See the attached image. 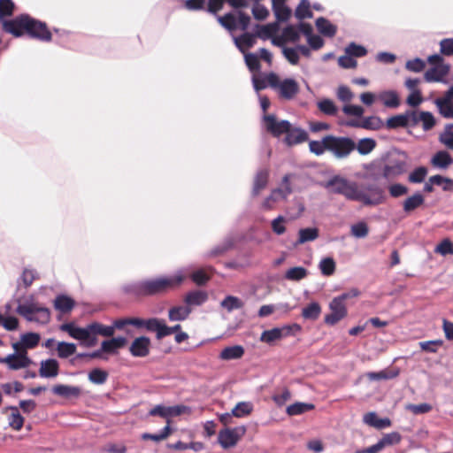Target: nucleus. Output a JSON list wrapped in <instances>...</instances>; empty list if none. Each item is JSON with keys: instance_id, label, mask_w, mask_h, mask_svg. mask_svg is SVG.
<instances>
[{"instance_id": "f3484780", "label": "nucleus", "mask_w": 453, "mask_h": 453, "mask_svg": "<svg viewBox=\"0 0 453 453\" xmlns=\"http://www.w3.org/2000/svg\"><path fill=\"white\" fill-rule=\"evenodd\" d=\"M411 111L412 110H408L403 114H398L390 117L387 120V127L388 129H396L400 127H412L411 122Z\"/></svg>"}, {"instance_id": "ddd939ff", "label": "nucleus", "mask_w": 453, "mask_h": 453, "mask_svg": "<svg viewBox=\"0 0 453 453\" xmlns=\"http://www.w3.org/2000/svg\"><path fill=\"white\" fill-rule=\"evenodd\" d=\"M331 312L326 315L325 323L330 326L337 324L347 315V309L344 303H340L337 299H333L329 303Z\"/></svg>"}, {"instance_id": "13d9d810", "label": "nucleus", "mask_w": 453, "mask_h": 453, "mask_svg": "<svg viewBox=\"0 0 453 453\" xmlns=\"http://www.w3.org/2000/svg\"><path fill=\"white\" fill-rule=\"evenodd\" d=\"M429 180L436 186H441L444 191H449L453 188V180L441 175L431 176Z\"/></svg>"}, {"instance_id": "f704fd0d", "label": "nucleus", "mask_w": 453, "mask_h": 453, "mask_svg": "<svg viewBox=\"0 0 453 453\" xmlns=\"http://www.w3.org/2000/svg\"><path fill=\"white\" fill-rule=\"evenodd\" d=\"M257 27V35L261 39H268L272 37L279 28L278 23H269L267 25H256Z\"/></svg>"}, {"instance_id": "052dcab7", "label": "nucleus", "mask_w": 453, "mask_h": 453, "mask_svg": "<svg viewBox=\"0 0 453 453\" xmlns=\"http://www.w3.org/2000/svg\"><path fill=\"white\" fill-rule=\"evenodd\" d=\"M218 21L219 22V24L222 27H224L227 30L232 31L236 28V18L231 12H228L226 14H225L224 16H219Z\"/></svg>"}, {"instance_id": "f8f14e48", "label": "nucleus", "mask_w": 453, "mask_h": 453, "mask_svg": "<svg viewBox=\"0 0 453 453\" xmlns=\"http://www.w3.org/2000/svg\"><path fill=\"white\" fill-rule=\"evenodd\" d=\"M264 121L268 132L274 136H280L289 131L291 124L288 120L278 121L273 114L265 115Z\"/></svg>"}, {"instance_id": "a18cd8bd", "label": "nucleus", "mask_w": 453, "mask_h": 453, "mask_svg": "<svg viewBox=\"0 0 453 453\" xmlns=\"http://www.w3.org/2000/svg\"><path fill=\"white\" fill-rule=\"evenodd\" d=\"M312 12L310 10V2L308 0H301L298 6L295 11V16L296 19L302 20L303 19L312 18Z\"/></svg>"}, {"instance_id": "39448f33", "label": "nucleus", "mask_w": 453, "mask_h": 453, "mask_svg": "<svg viewBox=\"0 0 453 453\" xmlns=\"http://www.w3.org/2000/svg\"><path fill=\"white\" fill-rule=\"evenodd\" d=\"M268 85L275 89L279 96L285 100L293 99L299 92V84L292 78H287L282 81L274 73H270L267 75Z\"/></svg>"}, {"instance_id": "4be33fe9", "label": "nucleus", "mask_w": 453, "mask_h": 453, "mask_svg": "<svg viewBox=\"0 0 453 453\" xmlns=\"http://www.w3.org/2000/svg\"><path fill=\"white\" fill-rule=\"evenodd\" d=\"M269 179V171L267 169H261L257 172L254 182H253V188H252V196H257L259 195L261 190L266 188Z\"/></svg>"}, {"instance_id": "9b49d317", "label": "nucleus", "mask_w": 453, "mask_h": 453, "mask_svg": "<svg viewBox=\"0 0 453 453\" xmlns=\"http://www.w3.org/2000/svg\"><path fill=\"white\" fill-rule=\"evenodd\" d=\"M384 179L391 180L406 172V162L400 159H390L383 162Z\"/></svg>"}, {"instance_id": "3c124183", "label": "nucleus", "mask_w": 453, "mask_h": 453, "mask_svg": "<svg viewBox=\"0 0 453 453\" xmlns=\"http://www.w3.org/2000/svg\"><path fill=\"white\" fill-rule=\"evenodd\" d=\"M398 375L397 371L382 370L380 372H372L367 374V377L372 380H381L394 379Z\"/></svg>"}, {"instance_id": "4d7b16f0", "label": "nucleus", "mask_w": 453, "mask_h": 453, "mask_svg": "<svg viewBox=\"0 0 453 453\" xmlns=\"http://www.w3.org/2000/svg\"><path fill=\"white\" fill-rule=\"evenodd\" d=\"M318 108L320 111L329 116H334L337 113V107L331 99H323L318 102Z\"/></svg>"}, {"instance_id": "bf43d9fd", "label": "nucleus", "mask_w": 453, "mask_h": 453, "mask_svg": "<svg viewBox=\"0 0 453 453\" xmlns=\"http://www.w3.org/2000/svg\"><path fill=\"white\" fill-rule=\"evenodd\" d=\"M273 10L278 21L284 22L288 20L291 15V10L285 4L273 5Z\"/></svg>"}, {"instance_id": "09e8293b", "label": "nucleus", "mask_w": 453, "mask_h": 453, "mask_svg": "<svg viewBox=\"0 0 453 453\" xmlns=\"http://www.w3.org/2000/svg\"><path fill=\"white\" fill-rule=\"evenodd\" d=\"M375 146L376 142L372 138H363L356 144V149L359 154L367 155L373 150Z\"/></svg>"}, {"instance_id": "c85d7f7f", "label": "nucleus", "mask_w": 453, "mask_h": 453, "mask_svg": "<svg viewBox=\"0 0 453 453\" xmlns=\"http://www.w3.org/2000/svg\"><path fill=\"white\" fill-rule=\"evenodd\" d=\"M165 320L158 318L146 319L145 330L150 333H156L157 340L163 339Z\"/></svg>"}, {"instance_id": "412c9836", "label": "nucleus", "mask_w": 453, "mask_h": 453, "mask_svg": "<svg viewBox=\"0 0 453 453\" xmlns=\"http://www.w3.org/2000/svg\"><path fill=\"white\" fill-rule=\"evenodd\" d=\"M431 164L435 168L447 169L453 164V157L448 151L439 150L432 157Z\"/></svg>"}, {"instance_id": "69168bd1", "label": "nucleus", "mask_w": 453, "mask_h": 453, "mask_svg": "<svg viewBox=\"0 0 453 453\" xmlns=\"http://www.w3.org/2000/svg\"><path fill=\"white\" fill-rule=\"evenodd\" d=\"M442 340L420 342L419 347L423 351L429 353H435L439 347L442 346Z\"/></svg>"}, {"instance_id": "37998d69", "label": "nucleus", "mask_w": 453, "mask_h": 453, "mask_svg": "<svg viewBox=\"0 0 453 453\" xmlns=\"http://www.w3.org/2000/svg\"><path fill=\"white\" fill-rule=\"evenodd\" d=\"M308 274L307 269L302 266H296L288 269L285 273V279L292 281H299Z\"/></svg>"}, {"instance_id": "aec40b11", "label": "nucleus", "mask_w": 453, "mask_h": 453, "mask_svg": "<svg viewBox=\"0 0 453 453\" xmlns=\"http://www.w3.org/2000/svg\"><path fill=\"white\" fill-rule=\"evenodd\" d=\"M52 392L65 398H78L81 394V389L77 386L58 384L52 388Z\"/></svg>"}, {"instance_id": "58836bf2", "label": "nucleus", "mask_w": 453, "mask_h": 453, "mask_svg": "<svg viewBox=\"0 0 453 453\" xmlns=\"http://www.w3.org/2000/svg\"><path fill=\"white\" fill-rule=\"evenodd\" d=\"M10 410L12 411V413L8 418L9 426L12 429L19 431L24 425V418L20 415L18 407L11 406Z\"/></svg>"}, {"instance_id": "c9c22d12", "label": "nucleus", "mask_w": 453, "mask_h": 453, "mask_svg": "<svg viewBox=\"0 0 453 453\" xmlns=\"http://www.w3.org/2000/svg\"><path fill=\"white\" fill-rule=\"evenodd\" d=\"M314 408H315V406L312 403L296 402V403L288 406L286 412L289 416H296V415H301L309 411H311Z\"/></svg>"}, {"instance_id": "f257e3e1", "label": "nucleus", "mask_w": 453, "mask_h": 453, "mask_svg": "<svg viewBox=\"0 0 453 453\" xmlns=\"http://www.w3.org/2000/svg\"><path fill=\"white\" fill-rule=\"evenodd\" d=\"M320 185L333 195L342 196L349 201L361 202L365 206H376L386 201L381 187L369 184L362 189L357 182L341 174L331 176Z\"/></svg>"}, {"instance_id": "338daca9", "label": "nucleus", "mask_w": 453, "mask_h": 453, "mask_svg": "<svg viewBox=\"0 0 453 453\" xmlns=\"http://www.w3.org/2000/svg\"><path fill=\"white\" fill-rule=\"evenodd\" d=\"M408 191V188L401 183H395L388 186L389 195L394 198L403 196L406 195Z\"/></svg>"}, {"instance_id": "5701e85b", "label": "nucleus", "mask_w": 453, "mask_h": 453, "mask_svg": "<svg viewBox=\"0 0 453 453\" xmlns=\"http://www.w3.org/2000/svg\"><path fill=\"white\" fill-rule=\"evenodd\" d=\"M449 71V65H438L436 66H433L425 73V80L428 82L440 81L448 74Z\"/></svg>"}, {"instance_id": "864d4df0", "label": "nucleus", "mask_w": 453, "mask_h": 453, "mask_svg": "<svg viewBox=\"0 0 453 453\" xmlns=\"http://www.w3.org/2000/svg\"><path fill=\"white\" fill-rule=\"evenodd\" d=\"M335 262L332 257H325L319 263L321 273L325 276H331L335 272Z\"/></svg>"}, {"instance_id": "774afa93", "label": "nucleus", "mask_w": 453, "mask_h": 453, "mask_svg": "<svg viewBox=\"0 0 453 453\" xmlns=\"http://www.w3.org/2000/svg\"><path fill=\"white\" fill-rule=\"evenodd\" d=\"M345 51L348 55L357 58L364 57L367 53V50L365 47L357 45L355 42L349 43Z\"/></svg>"}, {"instance_id": "423d86ee", "label": "nucleus", "mask_w": 453, "mask_h": 453, "mask_svg": "<svg viewBox=\"0 0 453 453\" xmlns=\"http://www.w3.org/2000/svg\"><path fill=\"white\" fill-rule=\"evenodd\" d=\"M16 311L28 321L47 324L50 319V310L34 303L19 304Z\"/></svg>"}, {"instance_id": "6ab92c4d", "label": "nucleus", "mask_w": 453, "mask_h": 453, "mask_svg": "<svg viewBox=\"0 0 453 453\" xmlns=\"http://www.w3.org/2000/svg\"><path fill=\"white\" fill-rule=\"evenodd\" d=\"M365 169L366 170L364 175L365 179L378 181L381 178H384L383 161H373L366 165Z\"/></svg>"}, {"instance_id": "72a5a7b5", "label": "nucleus", "mask_w": 453, "mask_h": 453, "mask_svg": "<svg viewBox=\"0 0 453 453\" xmlns=\"http://www.w3.org/2000/svg\"><path fill=\"white\" fill-rule=\"evenodd\" d=\"M244 354V349L241 345L226 347L222 349L219 357L222 360H232L241 358Z\"/></svg>"}, {"instance_id": "0eeeda50", "label": "nucleus", "mask_w": 453, "mask_h": 453, "mask_svg": "<svg viewBox=\"0 0 453 453\" xmlns=\"http://www.w3.org/2000/svg\"><path fill=\"white\" fill-rule=\"evenodd\" d=\"M328 151L336 158L348 157L356 150V142L349 137L328 135Z\"/></svg>"}, {"instance_id": "a19ab883", "label": "nucleus", "mask_w": 453, "mask_h": 453, "mask_svg": "<svg viewBox=\"0 0 453 453\" xmlns=\"http://www.w3.org/2000/svg\"><path fill=\"white\" fill-rule=\"evenodd\" d=\"M320 312H321V307L319 304V303L312 302L303 309L302 316L305 319L315 320L319 317Z\"/></svg>"}, {"instance_id": "79ce46f5", "label": "nucleus", "mask_w": 453, "mask_h": 453, "mask_svg": "<svg viewBox=\"0 0 453 453\" xmlns=\"http://www.w3.org/2000/svg\"><path fill=\"white\" fill-rule=\"evenodd\" d=\"M243 304V302L239 297L234 296H227L220 303L221 307L228 312L242 308Z\"/></svg>"}, {"instance_id": "2f4dec72", "label": "nucleus", "mask_w": 453, "mask_h": 453, "mask_svg": "<svg viewBox=\"0 0 453 453\" xmlns=\"http://www.w3.org/2000/svg\"><path fill=\"white\" fill-rule=\"evenodd\" d=\"M425 202V197L419 192H416L412 196L406 198L403 203V209L404 212L410 213L418 207H420Z\"/></svg>"}, {"instance_id": "f03ea898", "label": "nucleus", "mask_w": 453, "mask_h": 453, "mask_svg": "<svg viewBox=\"0 0 453 453\" xmlns=\"http://www.w3.org/2000/svg\"><path fill=\"white\" fill-rule=\"evenodd\" d=\"M14 4L12 0H0V23L4 30L16 37L26 32L30 37L42 42L51 41L52 35L46 23L31 18L27 14H21L13 19H4L13 12Z\"/></svg>"}, {"instance_id": "2eb2a0df", "label": "nucleus", "mask_w": 453, "mask_h": 453, "mask_svg": "<svg viewBox=\"0 0 453 453\" xmlns=\"http://www.w3.org/2000/svg\"><path fill=\"white\" fill-rule=\"evenodd\" d=\"M411 122L412 127L421 123L424 131L431 130L436 124V120L430 111H421L417 110H412L411 111Z\"/></svg>"}, {"instance_id": "cd10ccee", "label": "nucleus", "mask_w": 453, "mask_h": 453, "mask_svg": "<svg viewBox=\"0 0 453 453\" xmlns=\"http://www.w3.org/2000/svg\"><path fill=\"white\" fill-rule=\"evenodd\" d=\"M75 302L73 298L65 295H58L54 300V307L61 313H69L74 307Z\"/></svg>"}, {"instance_id": "9d476101", "label": "nucleus", "mask_w": 453, "mask_h": 453, "mask_svg": "<svg viewBox=\"0 0 453 453\" xmlns=\"http://www.w3.org/2000/svg\"><path fill=\"white\" fill-rule=\"evenodd\" d=\"M0 363L7 365L11 370H19L29 366L32 363L27 357V351L23 350L19 353H12L4 357H0Z\"/></svg>"}, {"instance_id": "c03bdc74", "label": "nucleus", "mask_w": 453, "mask_h": 453, "mask_svg": "<svg viewBox=\"0 0 453 453\" xmlns=\"http://www.w3.org/2000/svg\"><path fill=\"white\" fill-rule=\"evenodd\" d=\"M328 135H326L321 141H311L309 142L311 152L317 156L322 155L326 150H328Z\"/></svg>"}, {"instance_id": "8fccbe9b", "label": "nucleus", "mask_w": 453, "mask_h": 453, "mask_svg": "<svg viewBox=\"0 0 453 453\" xmlns=\"http://www.w3.org/2000/svg\"><path fill=\"white\" fill-rule=\"evenodd\" d=\"M453 124H447L444 131L440 134L439 141L448 149L453 150Z\"/></svg>"}, {"instance_id": "e433bc0d", "label": "nucleus", "mask_w": 453, "mask_h": 453, "mask_svg": "<svg viewBox=\"0 0 453 453\" xmlns=\"http://www.w3.org/2000/svg\"><path fill=\"white\" fill-rule=\"evenodd\" d=\"M76 349V344L72 342H59L57 345L58 357L62 359L75 354Z\"/></svg>"}, {"instance_id": "680f3d73", "label": "nucleus", "mask_w": 453, "mask_h": 453, "mask_svg": "<svg viewBox=\"0 0 453 453\" xmlns=\"http://www.w3.org/2000/svg\"><path fill=\"white\" fill-rule=\"evenodd\" d=\"M434 252L441 256L453 255V243L449 239H444L434 249Z\"/></svg>"}, {"instance_id": "7c9ffc66", "label": "nucleus", "mask_w": 453, "mask_h": 453, "mask_svg": "<svg viewBox=\"0 0 453 453\" xmlns=\"http://www.w3.org/2000/svg\"><path fill=\"white\" fill-rule=\"evenodd\" d=\"M192 310L188 305L173 306L168 311V319L170 321H183L187 319Z\"/></svg>"}, {"instance_id": "b1692460", "label": "nucleus", "mask_w": 453, "mask_h": 453, "mask_svg": "<svg viewBox=\"0 0 453 453\" xmlns=\"http://www.w3.org/2000/svg\"><path fill=\"white\" fill-rule=\"evenodd\" d=\"M380 100L388 108H397L400 105L398 94L395 90H384L377 95Z\"/></svg>"}, {"instance_id": "0e129e2a", "label": "nucleus", "mask_w": 453, "mask_h": 453, "mask_svg": "<svg viewBox=\"0 0 453 453\" xmlns=\"http://www.w3.org/2000/svg\"><path fill=\"white\" fill-rule=\"evenodd\" d=\"M245 63L250 72H257L260 70L261 65L258 58L254 53H246L244 56Z\"/></svg>"}, {"instance_id": "dca6fc26", "label": "nucleus", "mask_w": 453, "mask_h": 453, "mask_svg": "<svg viewBox=\"0 0 453 453\" xmlns=\"http://www.w3.org/2000/svg\"><path fill=\"white\" fill-rule=\"evenodd\" d=\"M150 351V339L147 336L135 338L130 347L129 352L134 357H145Z\"/></svg>"}, {"instance_id": "1a4fd4ad", "label": "nucleus", "mask_w": 453, "mask_h": 453, "mask_svg": "<svg viewBox=\"0 0 453 453\" xmlns=\"http://www.w3.org/2000/svg\"><path fill=\"white\" fill-rule=\"evenodd\" d=\"M246 431L245 426L222 429L219 432L218 441L223 449L232 448L244 436Z\"/></svg>"}, {"instance_id": "473e14b6", "label": "nucleus", "mask_w": 453, "mask_h": 453, "mask_svg": "<svg viewBox=\"0 0 453 453\" xmlns=\"http://www.w3.org/2000/svg\"><path fill=\"white\" fill-rule=\"evenodd\" d=\"M316 27L320 34L327 37H334L337 32L336 26L333 25L328 19L319 17L316 19Z\"/></svg>"}, {"instance_id": "20e7f679", "label": "nucleus", "mask_w": 453, "mask_h": 453, "mask_svg": "<svg viewBox=\"0 0 453 453\" xmlns=\"http://www.w3.org/2000/svg\"><path fill=\"white\" fill-rule=\"evenodd\" d=\"M59 329L66 332L72 338L80 341L81 345L91 348L97 343V335L111 337L114 334V327L104 326L99 322H92L85 327L76 326L73 323L60 325Z\"/></svg>"}, {"instance_id": "a878e982", "label": "nucleus", "mask_w": 453, "mask_h": 453, "mask_svg": "<svg viewBox=\"0 0 453 453\" xmlns=\"http://www.w3.org/2000/svg\"><path fill=\"white\" fill-rule=\"evenodd\" d=\"M257 37V33H244L238 37H234V40L236 47L240 50V51L245 53L248 49L254 46Z\"/></svg>"}, {"instance_id": "7ed1b4c3", "label": "nucleus", "mask_w": 453, "mask_h": 453, "mask_svg": "<svg viewBox=\"0 0 453 453\" xmlns=\"http://www.w3.org/2000/svg\"><path fill=\"white\" fill-rule=\"evenodd\" d=\"M182 280L183 276L180 274L160 277L126 284L122 287V290L125 294L134 297L156 296L179 286Z\"/></svg>"}, {"instance_id": "bb28decb", "label": "nucleus", "mask_w": 453, "mask_h": 453, "mask_svg": "<svg viewBox=\"0 0 453 453\" xmlns=\"http://www.w3.org/2000/svg\"><path fill=\"white\" fill-rule=\"evenodd\" d=\"M363 420L366 425L377 429H383L391 426V420L388 418H380L373 411L366 413Z\"/></svg>"}, {"instance_id": "393cba45", "label": "nucleus", "mask_w": 453, "mask_h": 453, "mask_svg": "<svg viewBox=\"0 0 453 453\" xmlns=\"http://www.w3.org/2000/svg\"><path fill=\"white\" fill-rule=\"evenodd\" d=\"M308 140V134L305 130L296 127L289 128L286 133L285 142L288 145H295Z\"/></svg>"}, {"instance_id": "e2e57ef3", "label": "nucleus", "mask_w": 453, "mask_h": 453, "mask_svg": "<svg viewBox=\"0 0 453 453\" xmlns=\"http://www.w3.org/2000/svg\"><path fill=\"white\" fill-rule=\"evenodd\" d=\"M427 174V169L425 166H419L411 172L408 180L411 183H421Z\"/></svg>"}, {"instance_id": "4c0bfd02", "label": "nucleus", "mask_w": 453, "mask_h": 453, "mask_svg": "<svg viewBox=\"0 0 453 453\" xmlns=\"http://www.w3.org/2000/svg\"><path fill=\"white\" fill-rule=\"evenodd\" d=\"M381 120L378 117H366L363 119L361 124H358L357 121L349 122V126L350 127H358L365 129L376 130L380 127Z\"/></svg>"}, {"instance_id": "ea45409f", "label": "nucleus", "mask_w": 453, "mask_h": 453, "mask_svg": "<svg viewBox=\"0 0 453 453\" xmlns=\"http://www.w3.org/2000/svg\"><path fill=\"white\" fill-rule=\"evenodd\" d=\"M319 237V230L315 227L302 228L299 230V238L296 242L297 244H303L307 242H311Z\"/></svg>"}, {"instance_id": "6e6d98bb", "label": "nucleus", "mask_w": 453, "mask_h": 453, "mask_svg": "<svg viewBox=\"0 0 453 453\" xmlns=\"http://www.w3.org/2000/svg\"><path fill=\"white\" fill-rule=\"evenodd\" d=\"M282 38L286 42H296L300 39L299 31L293 25H288L282 30Z\"/></svg>"}, {"instance_id": "c756f323", "label": "nucleus", "mask_w": 453, "mask_h": 453, "mask_svg": "<svg viewBox=\"0 0 453 453\" xmlns=\"http://www.w3.org/2000/svg\"><path fill=\"white\" fill-rule=\"evenodd\" d=\"M208 299V295L203 290H194L188 292L184 298L186 304L190 306H199L204 303Z\"/></svg>"}, {"instance_id": "a211bd4d", "label": "nucleus", "mask_w": 453, "mask_h": 453, "mask_svg": "<svg viewBox=\"0 0 453 453\" xmlns=\"http://www.w3.org/2000/svg\"><path fill=\"white\" fill-rule=\"evenodd\" d=\"M59 372V364L56 359L49 358L40 364L39 374L42 378H54Z\"/></svg>"}, {"instance_id": "de8ad7c7", "label": "nucleus", "mask_w": 453, "mask_h": 453, "mask_svg": "<svg viewBox=\"0 0 453 453\" xmlns=\"http://www.w3.org/2000/svg\"><path fill=\"white\" fill-rule=\"evenodd\" d=\"M253 404L250 402H240L232 410L233 414L236 418H243L251 413Z\"/></svg>"}, {"instance_id": "49530a36", "label": "nucleus", "mask_w": 453, "mask_h": 453, "mask_svg": "<svg viewBox=\"0 0 453 453\" xmlns=\"http://www.w3.org/2000/svg\"><path fill=\"white\" fill-rule=\"evenodd\" d=\"M108 372L100 368H95L88 372V380L91 383L102 385L106 382Z\"/></svg>"}, {"instance_id": "4468645a", "label": "nucleus", "mask_w": 453, "mask_h": 453, "mask_svg": "<svg viewBox=\"0 0 453 453\" xmlns=\"http://www.w3.org/2000/svg\"><path fill=\"white\" fill-rule=\"evenodd\" d=\"M440 114L445 119H453V86L449 88L442 97L434 101Z\"/></svg>"}, {"instance_id": "5fc2aeb1", "label": "nucleus", "mask_w": 453, "mask_h": 453, "mask_svg": "<svg viewBox=\"0 0 453 453\" xmlns=\"http://www.w3.org/2000/svg\"><path fill=\"white\" fill-rule=\"evenodd\" d=\"M401 439L402 436L398 432H392L384 434L378 442L381 445V448L384 449L387 446L398 444L401 441Z\"/></svg>"}, {"instance_id": "603ef678", "label": "nucleus", "mask_w": 453, "mask_h": 453, "mask_svg": "<svg viewBox=\"0 0 453 453\" xmlns=\"http://www.w3.org/2000/svg\"><path fill=\"white\" fill-rule=\"evenodd\" d=\"M40 338L37 333H26L21 335V342L26 349H34L38 345Z\"/></svg>"}, {"instance_id": "6e6552de", "label": "nucleus", "mask_w": 453, "mask_h": 453, "mask_svg": "<svg viewBox=\"0 0 453 453\" xmlns=\"http://www.w3.org/2000/svg\"><path fill=\"white\" fill-rule=\"evenodd\" d=\"M301 330V326L297 324L287 325L281 327H274L265 330L260 336V342L273 345L276 341L281 340L287 336L294 334L295 332Z\"/></svg>"}]
</instances>
